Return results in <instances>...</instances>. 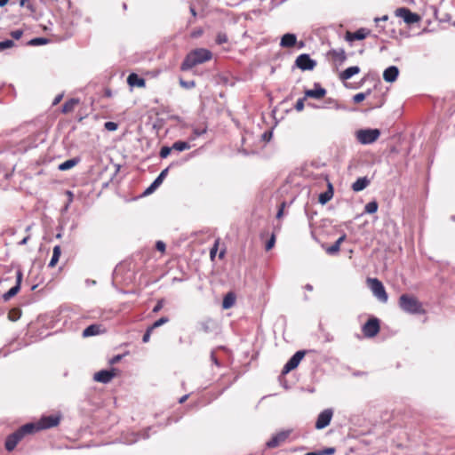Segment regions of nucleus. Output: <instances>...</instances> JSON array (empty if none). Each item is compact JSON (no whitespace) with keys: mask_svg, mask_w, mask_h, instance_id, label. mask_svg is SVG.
<instances>
[{"mask_svg":"<svg viewBox=\"0 0 455 455\" xmlns=\"http://www.w3.org/2000/svg\"><path fill=\"white\" fill-rule=\"evenodd\" d=\"M104 128L108 132H115L118 128V124L112 121H108L104 124Z\"/></svg>","mask_w":455,"mask_h":455,"instance_id":"a18cd8bd","label":"nucleus"},{"mask_svg":"<svg viewBox=\"0 0 455 455\" xmlns=\"http://www.w3.org/2000/svg\"><path fill=\"white\" fill-rule=\"evenodd\" d=\"M207 132V127H204L202 129L200 128H197V127H194L193 130H192V133L189 137V140H195L196 139H197L198 137L205 134Z\"/></svg>","mask_w":455,"mask_h":455,"instance_id":"e433bc0d","label":"nucleus"},{"mask_svg":"<svg viewBox=\"0 0 455 455\" xmlns=\"http://www.w3.org/2000/svg\"><path fill=\"white\" fill-rule=\"evenodd\" d=\"M22 35H23L22 29H17V30L11 32V36L16 40H19L22 36Z\"/></svg>","mask_w":455,"mask_h":455,"instance_id":"4d7b16f0","label":"nucleus"},{"mask_svg":"<svg viewBox=\"0 0 455 455\" xmlns=\"http://www.w3.org/2000/svg\"><path fill=\"white\" fill-rule=\"evenodd\" d=\"M297 43V36L293 33L284 34L280 41V46L283 48L293 47Z\"/></svg>","mask_w":455,"mask_h":455,"instance_id":"4be33fe9","label":"nucleus"},{"mask_svg":"<svg viewBox=\"0 0 455 455\" xmlns=\"http://www.w3.org/2000/svg\"><path fill=\"white\" fill-rule=\"evenodd\" d=\"M371 35V30L366 28H360L355 32L347 31L345 36L346 41L351 43L355 40H363Z\"/></svg>","mask_w":455,"mask_h":455,"instance_id":"2eb2a0df","label":"nucleus"},{"mask_svg":"<svg viewBox=\"0 0 455 455\" xmlns=\"http://www.w3.org/2000/svg\"><path fill=\"white\" fill-rule=\"evenodd\" d=\"M380 81L379 79H378L373 86L372 89H368L367 91L363 92V93L365 95V98H367L368 96H370L373 90H376L378 87H380Z\"/></svg>","mask_w":455,"mask_h":455,"instance_id":"864d4df0","label":"nucleus"},{"mask_svg":"<svg viewBox=\"0 0 455 455\" xmlns=\"http://www.w3.org/2000/svg\"><path fill=\"white\" fill-rule=\"evenodd\" d=\"M210 358H211V361L213 364H215L217 367H221V363L219 361V359L217 358L216 355H215V352L214 351H212L211 352V355H210Z\"/></svg>","mask_w":455,"mask_h":455,"instance_id":"5fc2aeb1","label":"nucleus"},{"mask_svg":"<svg viewBox=\"0 0 455 455\" xmlns=\"http://www.w3.org/2000/svg\"><path fill=\"white\" fill-rule=\"evenodd\" d=\"M60 254H61L60 246V245H55L53 247L52 259H51V260H50V262L48 264L49 267H54L56 266V264L58 263L59 259L60 257Z\"/></svg>","mask_w":455,"mask_h":455,"instance_id":"2f4dec72","label":"nucleus"},{"mask_svg":"<svg viewBox=\"0 0 455 455\" xmlns=\"http://www.w3.org/2000/svg\"><path fill=\"white\" fill-rule=\"evenodd\" d=\"M235 302V296L233 292H228L226 294L222 300V307L224 309L230 308Z\"/></svg>","mask_w":455,"mask_h":455,"instance_id":"473e14b6","label":"nucleus"},{"mask_svg":"<svg viewBox=\"0 0 455 455\" xmlns=\"http://www.w3.org/2000/svg\"><path fill=\"white\" fill-rule=\"evenodd\" d=\"M365 99V95L363 92L356 93L355 95L353 96V101L355 103H361Z\"/></svg>","mask_w":455,"mask_h":455,"instance_id":"3c124183","label":"nucleus"},{"mask_svg":"<svg viewBox=\"0 0 455 455\" xmlns=\"http://www.w3.org/2000/svg\"><path fill=\"white\" fill-rule=\"evenodd\" d=\"M395 15L403 20V21L407 24H413L419 20V16L412 12L410 9L406 7H401L395 10Z\"/></svg>","mask_w":455,"mask_h":455,"instance_id":"ddd939ff","label":"nucleus"},{"mask_svg":"<svg viewBox=\"0 0 455 455\" xmlns=\"http://www.w3.org/2000/svg\"><path fill=\"white\" fill-rule=\"evenodd\" d=\"M212 58V53L205 48H196L190 51L180 64L181 71H188L194 67L204 63Z\"/></svg>","mask_w":455,"mask_h":455,"instance_id":"f257e3e1","label":"nucleus"},{"mask_svg":"<svg viewBox=\"0 0 455 455\" xmlns=\"http://www.w3.org/2000/svg\"><path fill=\"white\" fill-rule=\"evenodd\" d=\"M21 316V310L20 308H12L8 314V319L12 322L19 320Z\"/></svg>","mask_w":455,"mask_h":455,"instance_id":"4c0bfd02","label":"nucleus"},{"mask_svg":"<svg viewBox=\"0 0 455 455\" xmlns=\"http://www.w3.org/2000/svg\"><path fill=\"white\" fill-rule=\"evenodd\" d=\"M35 429L34 422H30L21 426L16 431L8 435L4 442L6 451H12L26 435L35 434Z\"/></svg>","mask_w":455,"mask_h":455,"instance_id":"20e7f679","label":"nucleus"},{"mask_svg":"<svg viewBox=\"0 0 455 455\" xmlns=\"http://www.w3.org/2000/svg\"><path fill=\"white\" fill-rule=\"evenodd\" d=\"M272 134H273V133H272V132H271V131H267V132H265L262 134V139H263L264 140L268 141V140H270V139H271V137H272Z\"/></svg>","mask_w":455,"mask_h":455,"instance_id":"e2e57ef3","label":"nucleus"},{"mask_svg":"<svg viewBox=\"0 0 455 455\" xmlns=\"http://www.w3.org/2000/svg\"><path fill=\"white\" fill-rule=\"evenodd\" d=\"M218 245H219L218 241H216L213 247L210 251V257L212 259H213L214 257L216 256V253L218 251Z\"/></svg>","mask_w":455,"mask_h":455,"instance_id":"bf43d9fd","label":"nucleus"},{"mask_svg":"<svg viewBox=\"0 0 455 455\" xmlns=\"http://www.w3.org/2000/svg\"><path fill=\"white\" fill-rule=\"evenodd\" d=\"M170 321L168 316H162L158 320L155 321L149 327L152 328V330H155L164 323H167Z\"/></svg>","mask_w":455,"mask_h":455,"instance_id":"58836bf2","label":"nucleus"},{"mask_svg":"<svg viewBox=\"0 0 455 455\" xmlns=\"http://www.w3.org/2000/svg\"><path fill=\"white\" fill-rule=\"evenodd\" d=\"M275 243V235L273 233L270 236V238L267 241L265 244V250L267 251H270Z\"/></svg>","mask_w":455,"mask_h":455,"instance_id":"de8ad7c7","label":"nucleus"},{"mask_svg":"<svg viewBox=\"0 0 455 455\" xmlns=\"http://www.w3.org/2000/svg\"><path fill=\"white\" fill-rule=\"evenodd\" d=\"M154 330H152V328H150L149 326L147 328L143 337H142V342L143 343H148L150 339V336H151V333Z\"/></svg>","mask_w":455,"mask_h":455,"instance_id":"09e8293b","label":"nucleus"},{"mask_svg":"<svg viewBox=\"0 0 455 455\" xmlns=\"http://www.w3.org/2000/svg\"><path fill=\"white\" fill-rule=\"evenodd\" d=\"M190 148L191 145L187 141L178 140L172 144V149L179 152L189 149Z\"/></svg>","mask_w":455,"mask_h":455,"instance_id":"72a5a7b5","label":"nucleus"},{"mask_svg":"<svg viewBox=\"0 0 455 455\" xmlns=\"http://www.w3.org/2000/svg\"><path fill=\"white\" fill-rule=\"evenodd\" d=\"M79 104V100L76 98H71L68 100H67L61 108L62 113H69L71 112L76 105Z\"/></svg>","mask_w":455,"mask_h":455,"instance_id":"7c9ffc66","label":"nucleus"},{"mask_svg":"<svg viewBox=\"0 0 455 455\" xmlns=\"http://www.w3.org/2000/svg\"><path fill=\"white\" fill-rule=\"evenodd\" d=\"M164 304V300L163 299L157 300L156 304L153 307L152 312L153 313H158L163 308Z\"/></svg>","mask_w":455,"mask_h":455,"instance_id":"603ef678","label":"nucleus"},{"mask_svg":"<svg viewBox=\"0 0 455 455\" xmlns=\"http://www.w3.org/2000/svg\"><path fill=\"white\" fill-rule=\"evenodd\" d=\"M379 330V320L376 317L370 318L362 327L363 333L366 338L375 337Z\"/></svg>","mask_w":455,"mask_h":455,"instance_id":"1a4fd4ad","label":"nucleus"},{"mask_svg":"<svg viewBox=\"0 0 455 455\" xmlns=\"http://www.w3.org/2000/svg\"><path fill=\"white\" fill-rule=\"evenodd\" d=\"M286 206V203L285 202H283L281 204H280V207L277 211V213H276V219H280L282 218V216L283 215V209L284 207Z\"/></svg>","mask_w":455,"mask_h":455,"instance_id":"13d9d810","label":"nucleus"},{"mask_svg":"<svg viewBox=\"0 0 455 455\" xmlns=\"http://www.w3.org/2000/svg\"><path fill=\"white\" fill-rule=\"evenodd\" d=\"M152 429L151 427H148L145 430H143L141 433L132 434V439L126 441L127 443L132 444L133 443H136L139 439H148L149 438V431Z\"/></svg>","mask_w":455,"mask_h":455,"instance_id":"c756f323","label":"nucleus"},{"mask_svg":"<svg viewBox=\"0 0 455 455\" xmlns=\"http://www.w3.org/2000/svg\"><path fill=\"white\" fill-rule=\"evenodd\" d=\"M371 79H374L373 75L371 73L366 74L361 80V84H364L366 81H369Z\"/></svg>","mask_w":455,"mask_h":455,"instance_id":"0e129e2a","label":"nucleus"},{"mask_svg":"<svg viewBox=\"0 0 455 455\" xmlns=\"http://www.w3.org/2000/svg\"><path fill=\"white\" fill-rule=\"evenodd\" d=\"M399 76V68L396 66H389L383 72V79L387 83H394Z\"/></svg>","mask_w":455,"mask_h":455,"instance_id":"412c9836","label":"nucleus"},{"mask_svg":"<svg viewBox=\"0 0 455 455\" xmlns=\"http://www.w3.org/2000/svg\"><path fill=\"white\" fill-rule=\"evenodd\" d=\"M327 93L325 88L322 87L319 83L314 84L313 89H308L305 91V98H311L315 100L323 99Z\"/></svg>","mask_w":455,"mask_h":455,"instance_id":"a211bd4d","label":"nucleus"},{"mask_svg":"<svg viewBox=\"0 0 455 455\" xmlns=\"http://www.w3.org/2000/svg\"><path fill=\"white\" fill-rule=\"evenodd\" d=\"M20 5L26 7L31 13L36 12V6L30 2V0H20Z\"/></svg>","mask_w":455,"mask_h":455,"instance_id":"a19ab883","label":"nucleus"},{"mask_svg":"<svg viewBox=\"0 0 455 455\" xmlns=\"http://www.w3.org/2000/svg\"><path fill=\"white\" fill-rule=\"evenodd\" d=\"M80 161H81V159L79 157H73V158L68 159L65 162L59 164L58 169L62 172L70 170L73 167H75L76 164H78L80 163Z\"/></svg>","mask_w":455,"mask_h":455,"instance_id":"bb28decb","label":"nucleus"},{"mask_svg":"<svg viewBox=\"0 0 455 455\" xmlns=\"http://www.w3.org/2000/svg\"><path fill=\"white\" fill-rule=\"evenodd\" d=\"M290 435V431H282L273 435L267 443L266 446L269 449L275 448L279 446L283 442H284Z\"/></svg>","mask_w":455,"mask_h":455,"instance_id":"6ab92c4d","label":"nucleus"},{"mask_svg":"<svg viewBox=\"0 0 455 455\" xmlns=\"http://www.w3.org/2000/svg\"><path fill=\"white\" fill-rule=\"evenodd\" d=\"M123 355H114L110 360H109V363L110 364H115V363H117L122 358H123Z\"/></svg>","mask_w":455,"mask_h":455,"instance_id":"680f3d73","label":"nucleus"},{"mask_svg":"<svg viewBox=\"0 0 455 455\" xmlns=\"http://www.w3.org/2000/svg\"><path fill=\"white\" fill-rule=\"evenodd\" d=\"M180 85L185 89H192L196 86V82L194 80L185 81L180 78Z\"/></svg>","mask_w":455,"mask_h":455,"instance_id":"c03bdc74","label":"nucleus"},{"mask_svg":"<svg viewBox=\"0 0 455 455\" xmlns=\"http://www.w3.org/2000/svg\"><path fill=\"white\" fill-rule=\"evenodd\" d=\"M305 97L304 98H300L297 100L296 104H295V109L298 111V112H300L304 109V100H305Z\"/></svg>","mask_w":455,"mask_h":455,"instance_id":"8fccbe9b","label":"nucleus"},{"mask_svg":"<svg viewBox=\"0 0 455 455\" xmlns=\"http://www.w3.org/2000/svg\"><path fill=\"white\" fill-rule=\"evenodd\" d=\"M387 19H388V16L387 15H384L381 18H375L374 21H375L376 25L379 26V21H386V20H387Z\"/></svg>","mask_w":455,"mask_h":455,"instance_id":"774afa93","label":"nucleus"},{"mask_svg":"<svg viewBox=\"0 0 455 455\" xmlns=\"http://www.w3.org/2000/svg\"><path fill=\"white\" fill-rule=\"evenodd\" d=\"M102 332L101 324H91L83 331V337H91Z\"/></svg>","mask_w":455,"mask_h":455,"instance_id":"cd10ccee","label":"nucleus"},{"mask_svg":"<svg viewBox=\"0 0 455 455\" xmlns=\"http://www.w3.org/2000/svg\"><path fill=\"white\" fill-rule=\"evenodd\" d=\"M35 429L34 422H30L21 426L16 431L8 435L4 442L6 451H12L26 435L35 434Z\"/></svg>","mask_w":455,"mask_h":455,"instance_id":"7ed1b4c3","label":"nucleus"},{"mask_svg":"<svg viewBox=\"0 0 455 455\" xmlns=\"http://www.w3.org/2000/svg\"><path fill=\"white\" fill-rule=\"evenodd\" d=\"M35 429L34 422H30L21 426L16 431L8 435L4 442L6 451H12L26 435L35 434Z\"/></svg>","mask_w":455,"mask_h":455,"instance_id":"f03ea898","label":"nucleus"},{"mask_svg":"<svg viewBox=\"0 0 455 455\" xmlns=\"http://www.w3.org/2000/svg\"><path fill=\"white\" fill-rule=\"evenodd\" d=\"M398 305L400 308L411 315L425 314L422 303L414 296L403 293L400 296Z\"/></svg>","mask_w":455,"mask_h":455,"instance_id":"39448f33","label":"nucleus"},{"mask_svg":"<svg viewBox=\"0 0 455 455\" xmlns=\"http://www.w3.org/2000/svg\"><path fill=\"white\" fill-rule=\"evenodd\" d=\"M359 72L360 68L358 66L349 67L339 74V79L342 81L348 80L355 75H357Z\"/></svg>","mask_w":455,"mask_h":455,"instance_id":"393cba45","label":"nucleus"},{"mask_svg":"<svg viewBox=\"0 0 455 455\" xmlns=\"http://www.w3.org/2000/svg\"><path fill=\"white\" fill-rule=\"evenodd\" d=\"M333 416V410L331 408L325 409L321 411L315 421L316 429H323L328 427L331 421Z\"/></svg>","mask_w":455,"mask_h":455,"instance_id":"f8f14e48","label":"nucleus"},{"mask_svg":"<svg viewBox=\"0 0 455 455\" xmlns=\"http://www.w3.org/2000/svg\"><path fill=\"white\" fill-rule=\"evenodd\" d=\"M380 134L379 129L377 128L360 129L355 132V138L362 145H370L374 143Z\"/></svg>","mask_w":455,"mask_h":455,"instance_id":"423d86ee","label":"nucleus"},{"mask_svg":"<svg viewBox=\"0 0 455 455\" xmlns=\"http://www.w3.org/2000/svg\"><path fill=\"white\" fill-rule=\"evenodd\" d=\"M172 150V147H168V146L162 147L160 149V153H159L160 157L166 158L171 154Z\"/></svg>","mask_w":455,"mask_h":455,"instance_id":"49530a36","label":"nucleus"},{"mask_svg":"<svg viewBox=\"0 0 455 455\" xmlns=\"http://www.w3.org/2000/svg\"><path fill=\"white\" fill-rule=\"evenodd\" d=\"M127 83L131 87H144L146 85V81L144 78L140 77L139 75L135 73H132L127 77Z\"/></svg>","mask_w":455,"mask_h":455,"instance_id":"5701e85b","label":"nucleus"},{"mask_svg":"<svg viewBox=\"0 0 455 455\" xmlns=\"http://www.w3.org/2000/svg\"><path fill=\"white\" fill-rule=\"evenodd\" d=\"M14 46V42L11 39H6L0 42V52Z\"/></svg>","mask_w":455,"mask_h":455,"instance_id":"37998d69","label":"nucleus"},{"mask_svg":"<svg viewBox=\"0 0 455 455\" xmlns=\"http://www.w3.org/2000/svg\"><path fill=\"white\" fill-rule=\"evenodd\" d=\"M168 172H169V167L164 169L159 173V175L155 179V180L150 184V186L145 189V191L143 192V196H148V195H151L152 193H154L156 190V188L161 186L164 180L167 176Z\"/></svg>","mask_w":455,"mask_h":455,"instance_id":"dca6fc26","label":"nucleus"},{"mask_svg":"<svg viewBox=\"0 0 455 455\" xmlns=\"http://www.w3.org/2000/svg\"><path fill=\"white\" fill-rule=\"evenodd\" d=\"M37 138H38V140H39V143H43L44 140H45V134L44 132H39L37 134H36Z\"/></svg>","mask_w":455,"mask_h":455,"instance_id":"338daca9","label":"nucleus"},{"mask_svg":"<svg viewBox=\"0 0 455 455\" xmlns=\"http://www.w3.org/2000/svg\"><path fill=\"white\" fill-rule=\"evenodd\" d=\"M156 248L157 251L163 252L165 251L166 245L163 241H157L156 243Z\"/></svg>","mask_w":455,"mask_h":455,"instance_id":"052dcab7","label":"nucleus"},{"mask_svg":"<svg viewBox=\"0 0 455 455\" xmlns=\"http://www.w3.org/2000/svg\"><path fill=\"white\" fill-rule=\"evenodd\" d=\"M319 451L321 455H332L335 452V448L328 447Z\"/></svg>","mask_w":455,"mask_h":455,"instance_id":"6e6d98bb","label":"nucleus"},{"mask_svg":"<svg viewBox=\"0 0 455 455\" xmlns=\"http://www.w3.org/2000/svg\"><path fill=\"white\" fill-rule=\"evenodd\" d=\"M23 278V273L20 269L16 271V283L13 287H12L8 291L3 294V299L4 301L10 300L12 297H14L20 290L21 282Z\"/></svg>","mask_w":455,"mask_h":455,"instance_id":"4468645a","label":"nucleus"},{"mask_svg":"<svg viewBox=\"0 0 455 455\" xmlns=\"http://www.w3.org/2000/svg\"><path fill=\"white\" fill-rule=\"evenodd\" d=\"M346 238L347 235L343 233L332 245L325 246L324 244H323L322 247L323 249H324L327 254L335 255L339 253V251H340V244L346 240Z\"/></svg>","mask_w":455,"mask_h":455,"instance_id":"aec40b11","label":"nucleus"},{"mask_svg":"<svg viewBox=\"0 0 455 455\" xmlns=\"http://www.w3.org/2000/svg\"><path fill=\"white\" fill-rule=\"evenodd\" d=\"M367 282L373 295L381 302L386 303L388 299L387 293L383 283L378 278H368Z\"/></svg>","mask_w":455,"mask_h":455,"instance_id":"0eeeda50","label":"nucleus"},{"mask_svg":"<svg viewBox=\"0 0 455 455\" xmlns=\"http://www.w3.org/2000/svg\"><path fill=\"white\" fill-rule=\"evenodd\" d=\"M50 39L45 37H35L28 41V44L31 46H39L47 44Z\"/></svg>","mask_w":455,"mask_h":455,"instance_id":"f704fd0d","label":"nucleus"},{"mask_svg":"<svg viewBox=\"0 0 455 455\" xmlns=\"http://www.w3.org/2000/svg\"><path fill=\"white\" fill-rule=\"evenodd\" d=\"M316 61L310 58L309 54L302 53L295 60L297 68L302 71H311L316 67Z\"/></svg>","mask_w":455,"mask_h":455,"instance_id":"9d476101","label":"nucleus"},{"mask_svg":"<svg viewBox=\"0 0 455 455\" xmlns=\"http://www.w3.org/2000/svg\"><path fill=\"white\" fill-rule=\"evenodd\" d=\"M373 99L375 100L374 104L371 106L372 108H381L385 103V96L383 94L374 95Z\"/></svg>","mask_w":455,"mask_h":455,"instance_id":"ea45409f","label":"nucleus"},{"mask_svg":"<svg viewBox=\"0 0 455 455\" xmlns=\"http://www.w3.org/2000/svg\"><path fill=\"white\" fill-rule=\"evenodd\" d=\"M305 355V350L297 351L284 364L282 370V374L285 375L289 373L291 371L296 369L299 366L301 360L304 358Z\"/></svg>","mask_w":455,"mask_h":455,"instance_id":"9b49d317","label":"nucleus"},{"mask_svg":"<svg viewBox=\"0 0 455 455\" xmlns=\"http://www.w3.org/2000/svg\"><path fill=\"white\" fill-rule=\"evenodd\" d=\"M370 180L365 177L358 178L351 186L354 192H360L366 188L370 184Z\"/></svg>","mask_w":455,"mask_h":455,"instance_id":"b1692460","label":"nucleus"},{"mask_svg":"<svg viewBox=\"0 0 455 455\" xmlns=\"http://www.w3.org/2000/svg\"><path fill=\"white\" fill-rule=\"evenodd\" d=\"M228 40V36L224 32H219L216 36V44L220 45L227 43Z\"/></svg>","mask_w":455,"mask_h":455,"instance_id":"79ce46f5","label":"nucleus"},{"mask_svg":"<svg viewBox=\"0 0 455 455\" xmlns=\"http://www.w3.org/2000/svg\"><path fill=\"white\" fill-rule=\"evenodd\" d=\"M116 369L112 368L110 370H101L96 372L93 376V380L107 384L112 380V379L116 376Z\"/></svg>","mask_w":455,"mask_h":455,"instance_id":"f3484780","label":"nucleus"},{"mask_svg":"<svg viewBox=\"0 0 455 455\" xmlns=\"http://www.w3.org/2000/svg\"><path fill=\"white\" fill-rule=\"evenodd\" d=\"M62 98H63V93L58 94V95L54 98V100H53V101H52V106H55V105H57V104H59V103L60 102V100H62Z\"/></svg>","mask_w":455,"mask_h":455,"instance_id":"69168bd1","label":"nucleus"},{"mask_svg":"<svg viewBox=\"0 0 455 455\" xmlns=\"http://www.w3.org/2000/svg\"><path fill=\"white\" fill-rule=\"evenodd\" d=\"M379 204L377 201L373 200L366 204L364 207V213L373 214L378 211Z\"/></svg>","mask_w":455,"mask_h":455,"instance_id":"c9c22d12","label":"nucleus"},{"mask_svg":"<svg viewBox=\"0 0 455 455\" xmlns=\"http://www.w3.org/2000/svg\"><path fill=\"white\" fill-rule=\"evenodd\" d=\"M60 417L56 415L43 416L36 423H34L36 427L35 433L39 430L48 429L56 427L60 424Z\"/></svg>","mask_w":455,"mask_h":455,"instance_id":"6e6552de","label":"nucleus"},{"mask_svg":"<svg viewBox=\"0 0 455 455\" xmlns=\"http://www.w3.org/2000/svg\"><path fill=\"white\" fill-rule=\"evenodd\" d=\"M333 196V188L331 183L328 185V189L319 195L318 202L324 205L327 204Z\"/></svg>","mask_w":455,"mask_h":455,"instance_id":"c85d7f7f","label":"nucleus"},{"mask_svg":"<svg viewBox=\"0 0 455 455\" xmlns=\"http://www.w3.org/2000/svg\"><path fill=\"white\" fill-rule=\"evenodd\" d=\"M330 54H331L334 60L339 62V65L343 64L347 60L345 50L342 48L332 49L330 51Z\"/></svg>","mask_w":455,"mask_h":455,"instance_id":"a878e982","label":"nucleus"}]
</instances>
